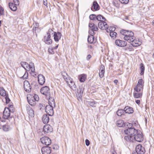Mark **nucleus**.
<instances>
[{"label":"nucleus","mask_w":154,"mask_h":154,"mask_svg":"<svg viewBox=\"0 0 154 154\" xmlns=\"http://www.w3.org/2000/svg\"><path fill=\"white\" fill-rule=\"evenodd\" d=\"M120 32L124 36V39L129 42H131L134 39V34L131 31L123 29L120 30Z\"/></svg>","instance_id":"f257e3e1"},{"label":"nucleus","mask_w":154,"mask_h":154,"mask_svg":"<svg viewBox=\"0 0 154 154\" xmlns=\"http://www.w3.org/2000/svg\"><path fill=\"white\" fill-rule=\"evenodd\" d=\"M27 99L29 104L32 106H35L36 104V101H38L39 99L38 96L35 94L34 95L28 94Z\"/></svg>","instance_id":"f03ea898"},{"label":"nucleus","mask_w":154,"mask_h":154,"mask_svg":"<svg viewBox=\"0 0 154 154\" xmlns=\"http://www.w3.org/2000/svg\"><path fill=\"white\" fill-rule=\"evenodd\" d=\"M143 88L136 85L134 88L133 96L135 98H141L143 94Z\"/></svg>","instance_id":"7ed1b4c3"},{"label":"nucleus","mask_w":154,"mask_h":154,"mask_svg":"<svg viewBox=\"0 0 154 154\" xmlns=\"http://www.w3.org/2000/svg\"><path fill=\"white\" fill-rule=\"evenodd\" d=\"M21 66L24 68L26 71H29L31 70L32 72H34L35 69L34 63L31 62L29 64L28 63L25 62H22L21 63Z\"/></svg>","instance_id":"20e7f679"},{"label":"nucleus","mask_w":154,"mask_h":154,"mask_svg":"<svg viewBox=\"0 0 154 154\" xmlns=\"http://www.w3.org/2000/svg\"><path fill=\"white\" fill-rule=\"evenodd\" d=\"M138 131L137 130L133 127L128 128L124 130V132L126 134H129L132 137H133Z\"/></svg>","instance_id":"39448f33"},{"label":"nucleus","mask_w":154,"mask_h":154,"mask_svg":"<svg viewBox=\"0 0 154 154\" xmlns=\"http://www.w3.org/2000/svg\"><path fill=\"white\" fill-rule=\"evenodd\" d=\"M65 81L71 89L74 91L76 90V86L72 79L70 77H68V79H66Z\"/></svg>","instance_id":"423d86ee"},{"label":"nucleus","mask_w":154,"mask_h":154,"mask_svg":"<svg viewBox=\"0 0 154 154\" xmlns=\"http://www.w3.org/2000/svg\"><path fill=\"white\" fill-rule=\"evenodd\" d=\"M145 152L143 147L140 144L137 146L135 148V152H133V154H144Z\"/></svg>","instance_id":"0eeeda50"},{"label":"nucleus","mask_w":154,"mask_h":154,"mask_svg":"<svg viewBox=\"0 0 154 154\" xmlns=\"http://www.w3.org/2000/svg\"><path fill=\"white\" fill-rule=\"evenodd\" d=\"M27 112L29 115V121L32 122H34V111L30 107H27Z\"/></svg>","instance_id":"6e6552de"},{"label":"nucleus","mask_w":154,"mask_h":154,"mask_svg":"<svg viewBox=\"0 0 154 154\" xmlns=\"http://www.w3.org/2000/svg\"><path fill=\"white\" fill-rule=\"evenodd\" d=\"M133 138L136 141L138 142H140L142 141L143 139V137L142 132L140 131H138L133 137Z\"/></svg>","instance_id":"1a4fd4ad"},{"label":"nucleus","mask_w":154,"mask_h":154,"mask_svg":"<svg viewBox=\"0 0 154 154\" xmlns=\"http://www.w3.org/2000/svg\"><path fill=\"white\" fill-rule=\"evenodd\" d=\"M54 107L51 106L47 105L45 108V112L49 116H52L54 114L53 108Z\"/></svg>","instance_id":"9d476101"},{"label":"nucleus","mask_w":154,"mask_h":154,"mask_svg":"<svg viewBox=\"0 0 154 154\" xmlns=\"http://www.w3.org/2000/svg\"><path fill=\"white\" fill-rule=\"evenodd\" d=\"M23 87L25 91L28 93L30 92L31 91V87L29 83L26 80L24 81L23 82Z\"/></svg>","instance_id":"9b49d317"},{"label":"nucleus","mask_w":154,"mask_h":154,"mask_svg":"<svg viewBox=\"0 0 154 154\" xmlns=\"http://www.w3.org/2000/svg\"><path fill=\"white\" fill-rule=\"evenodd\" d=\"M42 143L46 146L49 145L51 143V139L48 137H44L40 139Z\"/></svg>","instance_id":"f8f14e48"},{"label":"nucleus","mask_w":154,"mask_h":154,"mask_svg":"<svg viewBox=\"0 0 154 154\" xmlns=\"http://www.w3.org/2000/svg\"><path fill=\"white\" fill-rule=\"evenodd\" d=\"M41 93L46 96L50 95V89L47 86L43 87L40 90Z\"/></svg>","instance_id":"ddd939ff"},{"label":"nucleus","mask_w":154,"mask_h":154,"mask_svg":"<svg viewBox=\"0 0 154 154\" xmlns=\"http://www.w3.org/2000/svg\"><path fill=\"white\" fill-rule=\"evenodd\" d=\"M115 44L118 46L124 47L127 45V42L124 40L117 39L115 41Z\"/></svg>","instance_id":"4468645a"},{"label":"nucleus","mask_w":154,"mask_h":154,"mask_svg":"<svg viewBox=\"0 0 154 154\" xmlns=\"http://www.w3.org/2000/svg\"><path fill=\"white\" fill-rule=\"evenodd\" d=\"M62 36L61 33L59 32H54V38L55 42H58L61 39Z\"/></svg>","instance_id":"2eb2a0df"},{"label":"nucleus","mask_w":154,"mask_h":154,"mask_svg":"<svg viewBox=\"0 0 154 154\" xmlns=\"http://www.w3.org/2000/svg\"><path fill=\"white\" fill-rule=\"evenodd\" d=\"M98 27L101 29L106 30L108 28V25L105 21L100 22L98 23Z\"/></svg>","instance_id":"dca6fc26"},{"label":"nucleus","mask_w":154,"mask_h":154,"mask_svg":"<svg viewBox=\"0 0 154 154\" xmlns=\"http://www.w3.org/2000/svg\"><path fill=\"white\" fill-rule=\"evenodd\" d=\"M11 112L8 107H5L3 112V118L5 119H8L10 116Z\"/></svg>","instance_id":"f3484780"},{"label":"nucleus","mask_w":154,"mask_h":154,"mask_svg":"<svg viewBox=\"0 0 154 154\" xmlns=\"http://www.w3.org/2000/svg\"><path fill=\"white\" fill-rule=\"evenodd\" d=\"M41 151L42 154H50L51 152V148L48 146H43Z\"/></svg>","instance_id":"a211bd4d"},{"label":"nucleus","mask_w":154,"mask_h":154,"mask_svg":"<svg viewBox=\"0 0 154 154\" xmlns=\"http://www.w3.org/2000/svg\"><path fill=\"white\" fill-rule=\"evenodd\" d=\"M124 112L128 114H132L134 113V109L128 106H127L124 108Z\"/></svg>","instance_id":"6ab92c4d"},{"label":"nucleus","mask_w":154,"mask_h":154,"mask_svg":"<svg viewBox=\"0 0 154 154\" xmlns=\"http://www.w3.org/2000/svg\"><path fill=\"white\" fill-rule=\"evenodd\" d=\"M44 41L45 43L48 45H51L53 42V40L51 38V36H45L44 38Z\"/></svg>","instance_id":"aec40b11"},{"label":"nucleus","mask_w":154,"mask_h":154,"mask_svg":"<svg viewBox=\"0 0 154 154\" xmlns=\"http://www.w3.org/2000/svg\"><path fill=\"white\" fill-rule=\"evenodd\" d=\"M131 42L132 45L134 47H137L141 45V42L140 41L139 39L136 38L135 36L134 39L133 41H131Z\"/></svg>","instance_id":"412c9836"},{"label":"nucleus","mask_w":154,"mask_h":154,"mask_svg":"<svg viewBox=\"0 0 154 154\" xmlns=\"http://www.w3.org/2000/svg\"><path fill=\"white\" fill-rule=\"evenodd\" d=\"M87 75L85 74H81L78 76V79L81 82H83L87 79Z\"/></svg>","instance_id":"4be33fe9"},{"label":"nucleus","mask_w":154,"mask_h":154,"mask_svg":"<svg viewBox=\"0 0 154 154\" xmlns=\"http://www.w3.org/2000/svg\"><path fill=\"white\" fill-rule=\"evenodd\" d=\"M38 81L40 85H43L45 81V77L42 74L38 75Z\"/></svg>","instance_id":"5701e85b"},{"label":"nucleus","mask_w":154,"mask_h":154,"mask_svg":"<svg viewBox=\"0 0 154 154\" xmlns=\"http://www.w3.org/2000/svg\"><path fill=\"white\" fill-rule=\"evenodd\" d=\"M43 130L45 133H48L52 132L53 128L51 126H44Z\"/></svg>","instance_id":"b1692460"},{"label":"nucleus","mask_w":154,"mask_h":154,"mask_svg":"<svg viewBox=\"0 0 154 154\" xmlns=\"http://www.w3.org/2000/svg\"><path fill=\"white\" fill-rule=\"evenodd\" d=\"M89 26L90 29L93 31H97L98 30L97 26L93 23H90L89 24Z\"/></svg>","instance_id":"393cba45"},{"label":"nucleus","mask_w":154,"mask_h":154,"mask_svg":"<svg viewBox=\"0 0 154 154\" xmlns=\"http://www.w3.org/2000/svg\"><path fill=\"white\" fill-rule=\"evenodd\" d=\"M105 72V67L103 65H101L100 66V70L99 73V76L101 78L104 76Z\"/></svg>","instance_id":"a878e982"},{"label":"nucleus","mask_w":154,"mask_h":154,"mask_svg":"<svg viewBox=\"0 0 154 154\" xmlns=\"http://www.w3.org/2000/svg\"><path fill=\"white\" fill-rule=\"evenodd\" d=\"M58 46L59 44H57L56 46L54 47L52 46H50L48 49V52L50 54H54V50L57 49L58 48Z\"/></svg>","instance_id":"bb28decb"},{"label":"nucleus","mask_w":154,"mask_h":154,"mask_svg":"<svg viewBox=\"0 0 154 154\" xmlns=\"http://www.w3.org/2000/svg\"><path fill=\"white\" fill-rule=\"evenodd\" d=\"M144 85V80L142 79H140L138 80L136 85L143 88Z\"/></svg>","instance_id":"cd10ccee"},{"label":"nucleus","mask_w":154,"mask_h":154,"mask_svg":"<svg viewBox=\"0 0 154 154\" xmlns=\"http://www.w3.org/2000/svg\"><path fill=\"white\" fill-rule=\"evenodd\" d=\"M17 5H16L13 3L10 2L9 3V6L10 9L13 11H15L17 10Z\"/></svg>","instance_id":"c85d7f7f"},{"label":"nucleus","mask_w":154,"mask_h":154,"mask_svg":"<svg viewBox=\"0 0 154 154\" xmlns=\"http://www.w3.org/2000/svg\"><path fill=\"white\" fill-rule=\"evenodd\" d=\"M48 104L49 105H48L55 107V100L53 97H50L49 98Z\"/></svg>","instance_id":"c756f323"},{"label":"nucleus","mask_w":154,"mask_h":154,"mask_svg":"<svg viewBox=\"0 0 154 154\" xmlns=\"http://www.w3.org/2000/svg\"><path fill=\"white\" fill-rule=\"evenodd\" d=\"M49 118L47 115H44L42 118V121L44 124H47L49 121Z\"/></svg>","instance_id":"7c9ffc66"},{"label":"nucleus","mask_w":154,"mask_h":154,"mask_svg":"<svg viewBox=\"0 0 154 154\" xmlns=\"http://www.w3.org/2000/svg\"><path fill=\"white\" fill-rule=\"evenodd\" d=\"M140 75H143L144 73L145 66L143 63H141L140 64Z\"/></svg>","instance_id":"2f4dec72"},{"label":"nucleus","mask_w":154,"mask_h":154,"mask_svg":"<svg viewBox=\"0 0 154 154\" xmlns=\"http://www.w3.org/2000/svg\"><path fill=\"white\" fill-rule=\"evenodd\" d=\"M96 19L100 22L105 21L106 20L105 18L101 15H97L96 16Z\"/></svg>","instance_id":"473e14b6"},{"label":"nucleus","mask_w":154,"mask_h":154,"mask_svg":"<svg viewBox=\"0 0 154 154\" xmlns=\"http://www.w3.org/2000/svg\"><path fill=\"white\" fill-rule=\"evenodd\" d=\"M0 95L3 97L6 96V92L3 88H0Z\"/></svg>","instance_id":"72a5a7b5"},{"label":"nucleus","mask_w":154,"mask_h":154,"mask_svg":"<svg viewBox=\"0 0 154 154\" xmlns=\"http://www.w3.org/2000/svg\"><path fill=\"white\" fill-rule=\"evenodd\" d=\"M116 29V28L113 26L109 27L107 28L106 31L107 32L110 33L111 32H114Z\"/></svg>","instance_id":"f704fd0d"},{"label":"nucleus","mask_w":154,"mask_h":154,"mask_svg":"<svg viewBox=\"0 0 154 154\" xmlns=\"http://www.w3.org/2000/svg\"><path fill=\"white\" fill-rule=\"evenodd\" d=\"M94 37L93 35L88 36V41L89 43H93L94 42Z\"/></svg>","instance_id":"c9c22d12"},{"label":"nucleus","mask_w":154,"mask_h":154,"mask_svg":"<svg viewBox=\"0 0 154 154\" xmlns=\"http://www.w3.org/2000/svg\"><path fill=\"white\" fill-rule=\"evenodd\" d=\"M93 7L94 11L97 10L99 9V5L97 3V2L96 1H94L93 3Z\"/></svg>","instance_id":"e433bc0d"},{"label":"nucleus","mask_w":154,"mask_h":154,"mask_svg":"<svg viewBox=\"0 0 154 154\" xmlns=\"http://www.w3.org/2000/svg\"><path fill=\"white\" fill-rule=\"evenodd\" d=\"M61 75L63 77V78L65 80L66 79H68V77H67V76H68V75L67 73L65 71H62L61 72Z\"/></svg>","instance_id":"4c0bfd02"},{"label":"nucleus","mask_w":154,"mask_h":154,"mask_svg":"<svg viewBox=\"0 0 154 154\" xmlns=\"http://www.w3.org/2000/svg\"><path fill=\"white\" fill-rule=\"evenodd\" d=\"M2 129L5 131H8L11 129L10 126H3Z\"/></svg>","instance_id":"58836bf2"},{"label":"nucleus","mask_w":154,"mask_h":154,"mask_svg":"<svg viewBox=\"0 0 154 154\" xmlns=\"http://www.w3.org/2000/svg\"><path fill=\"white\" fill-rule=\"evenodd\" d=\"M116 124L118 125H125L126 123H125L123 120L119 119L116 122Z\"/></svg>","instance_id":"ea45409f"},{"label":"nucleus","mask_w":154,"mask_h":154,"mask_svg":"<svg viewBox=\"0 0 154 154\" xmlns=\"http://www.w3.org/2000/svg\"><path fill=\"white\" fill-rule=\"evenodd\" d=\"M8 109L11 112H13L15 111V109L14 107V106L12 104H9L8 106Z\"/></svg>","instance_id":"a19ab883"},{"label":"nucleus","mask_w":154,"mask_h":154,"mask_svg":"<svg viewBox=\"0 0 154 154\" xmlns=\"http://www.w3.org/2000/svg\"><path fill=\"white\" fill-rule=\"evenodd\" d=\"M124 109H118L117 111V115L118 116H121L124 113Z\"/></svg>","instance_id":"79ce46f5"},{"label":"nucleus","mask_w":154,"mask_h":154,"mask_svg":"<svg viewBox=\"0 0 154 154\" xmlns=\"http://www.w3.org/2000/svg\"><path fill=\"white\" fill-rule=\"evenodd\" d=\"M125 139L127 141L129 142L131 140L133 139V137H131V136H126L125 137Z\"/></svg>","instance_id":"37998d69"},{"label":"nucleus","mask_w":154,"mask_h":154,"mask_svg":"<svg viewBox=\"0 0 154 154\" xmlns=\"http://www.w3.org/2000/svg\"><path fill=\"white\" fill-rule=\"evenodd\" d=\"M110 36L112 38H115L116 37L117 33L115 32H111L109 33Z\"/></svg>","instance_id":"c03bdc74"},{"label":"nucleus","mask_w":154,"mask_h":154,"mask_svg":"<svg viewBox=\"0 0 154 154\" xmlns=\"http://www.w3.org/2000/svg\"><path fill=\"white\" fill-rule=\"evenodd\" d=\"M122 4L126 5L128 3L129 0H118Z\"/></svg>","instance_id":"a18cd8bd"},{"label":"nucleus","mask_w":154,"mask_h":154,"mask_svg":"<svg viewBox=\"0 0 154 154\" xmlns=\"http://www.w3.org/2000/svg\"><path fill=\"white\" fill-rule=\"evenodd\" d=\"M96 16L95 14H91L89 16V18L91 20H94L96 19Z\"/></svg>","instance_id":"49530a36"},{"label":"nucleus","mask_w":154,"mask_h":154,"mask_svg":"<svg viewBox=\"0 0 154 154\" xmlns=\"http://www.w3.org/2000/svg\"><path fill=\"white\" fill-rule=\"evenodd\" d=\"M54 32L53 30L51 29H48V32H47V36H51V34H54Z\"/></svg>","instance_id":"de8ad7c7"},{"label":"nucleus","mask_w":154,"mask_h":154,"mask_svg":"<svg viewBox=\"0 0 154 154\" xmlns=\"http://www.w3.org/2000/svg\"><path fill=\"white\" fill-rule=\"evenodd\" d=\"M88 104L91 106L93 107L95 106V104L96 103V102L95 101H89L88 102Z\"/></svg>","instance_id":"09e8293b"},{"label":"nucleus","mask_w":154,"mask_h":154,"mask_svg":"<svg viewBox=\"0 0 154 154\" xmlns=\"http://www.w3.org/2000/svg\"><path fill=\"white\" fill-rule=\"evenodd\" d=\"M27 71H26L23 75L21 77V78L23 79H26L27 78L28 73Z\"/></svg>","instance_id":"8fccbe9b"},{"label":"nucleus","mask_w":154,"mask_h":154,"mask_svg":"<svg viewBox=\"0 0 154 154\" xmlns=\"http://www.w3.org/2000/svg\"><path fill=\"white\" fill-rule=\"evenodd\" d=\"M113 4L116 7L119 8L120 7V4L118 3L117 1H114Z\"/></svg>","instance_id":"3c124183"},{"label":"nucleus","mask_w":154,"mask_h":154,"mask_svg":"<svg viewBox=\"0 0 154 154\" xmlns=\"http://www.w3.org/2000/svg\"><path fill=\"white\" fill-rule=\"evenodd\" d=\"M4 14V9L2 6H0V15H3Z\"/></svg>","instance_id":"603ef678"},{"label":"nucleus","mask_w":154,"mask_h":154,"mask_svg":"<svg viewBox=\"0 0 154 154\" xmlns=\"http://www.w3.org/2000/svg\"><path fill=\"white\" fill-rule=\"evenodd\" d=\"M131 124L132 125H137L138 124V122L137 120L134 119L131 122Z\"/></svg>","instance_id":"864d4df0"},{"label":"nucleus","mask_w":154,"mask_h":154,"mask_svg":"<svg viewBox=\"0 0 154 154\" xmlns=\"http://www.w3.org/2000/svg\"><path fill=\"white\" fill-rule=\"evenodd\" d=\"M5 97V99L6 100V103H9L10 101V99L9 98L8 96V95L6 96Z\"/></svg>","instance_id":"5fc2aeb1"},{"label":"nucleus","mask_w":154,"mask_h":154,"mask_svg":"<svg viewBox=\"0 0 154 154\" xmlns=\"http://www.w3.org/2000/svg\"><path fill=\"white\" fill-rule=\"evenodd\" d=\"M14 2V4H15L16 5L18 6L20 4L19 1L18 0H13Z\"/></svg>","instance_id":"6e6d98bb"},{"label":"nucleus","mask_w":154,"mask_h":154,"mask_svg":"<svg viewBox=\"0 0 154 154\" xmlns=\"http://www.w3.org/2000/svg\"><path fill=\"white\" fill-rule=\"evenodd\" d=\"M86 145L87 146H88L90 144V141L88 139H86L85 140Z\"/></svg>","instance_id":"4d7b16f0"},{"label":"nucleus","mask_w":154,"mask_h":154,"mask_svg":"<svg viewBox=\"0 0 154 154\" xmlns=\"http://www.w3.org/2000/svg\"><path fill=\"white\" fill-rule=\"evenodd\" d=\"M91 57L92 56L90 54H88L87 56L86 59L87 60H89L91 59Z\"/></svg>","instance_id":"13d9d810"},{"label":"nucleus","mask_w":154,"mask_h":154,"mask_svg":"<svg viewBox=\"0 0 154 154\" xmlns=\"http://www.w3.org/2000/svg\"><path fill=\"white\" fill-rule=\"evenodd\" d=\"M43 4L47 7H48V2L47 0H43Z\"/></svg>","instance_id":"bf43d9fd"},{"label":"nucleus","mask_w":154,"mask_h":154,"mask_svg":"<svg viewBox=\"0 0 154 154\" xmlns=\"http://www.w3.org/2000/svg\"><path fill=\"white\" fill-rule=\"evenodd\" d=\"M136 103L138 104V105H139L140 104V101L139 100H137L135 101Z\"/></svg>","instance_id":"052dcab7"},{"label":"nucleus","mask_w":154,"mask_h":154,"mask_svg":"<svg viewBox=\"0 0 154 154\" xmlns=\"http://www.w3.org/2000/svg\"><path fill=\"white\" fill-rule=\"evenodd\" d=\"M94 46L92 45H90L88 46V48L91 49H93Z\"/></svg>","instance_id":"680f3d73"},{"label":"nucleus","mask_w":154,"mask_h":154,"mask_svg":"<svg viewBox=\"0 0 154 154\" xmlns=\"http://www.w3.org/2000/svg\"><path fill=\"white\" fill-rule=\"evenodd\" d=\"M114 83L116 85H117L118 83V80H116V79L115 80H114Z\"/></svg>","instance_id":"e2e57ef3"},{"label":"nucleus","mask_w":154,"mask_h":154,"mask_svg":"<svg viewBox=\"0 0 154 154\" xmlns=\"http://www.w3.org/2000/svg\"><path fill=\"white\" fill-rule=\"evenodd\" d=\"M33 73V74H34V75H33V76H36L37 75L35 73V72H32Z\"/></svg>","instance_id":"0e129e2a"},{"label":"nucleus","mask_w":154,"mask_h":154,"mask_svg":"<svg viewBox=\"0 0 154 154\" xmlns=\"http://www.w3.org/2000/svg\"><path fill=\"white\" fill-rule=\"evenodd\" d=\"M152 24L153 26H154V20L152 21Z\"/></svg>","instance_id":"69168bd1"},{"label":"nucleus","mask_w":154,"mask_h":154,"mask_svg":"<svg viewBox=\"0 0 154 154\" xmlns=\"http://www.w3.org/2000/svg\"><path fill=\"white\" fill-rule=\"evenodd\" d=\"M3 126H0V129L2 128Z\"/></svg>","instance_id":"338daca9"},{"label":"nucleus","mask_w":154,"mask_h":154,"mask_svg":"<svg viewBox=\"0 0 154 154\" xmlns=\"http://www.w3.org/2000/svg\"><path fill=\"white\" fill-rule=\"evenodd\" d=\"M152 57L154 58V53L153 54V55H152Z\"/></svg>","instance_id":"774afa93"}]
</instances>
